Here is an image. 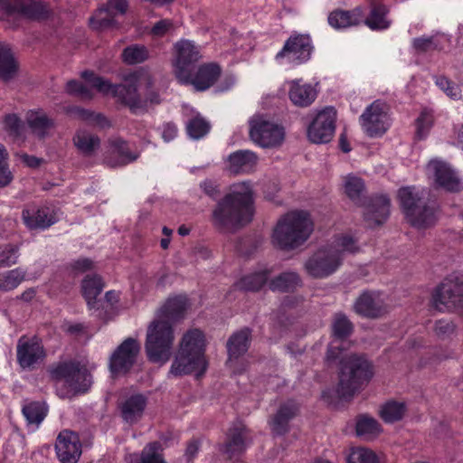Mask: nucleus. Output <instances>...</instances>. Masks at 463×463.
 I'll use <instances>...</instances> for the list:
<instances>
[{
	"instance_id": "1",
	"label": "nucleus",
	"mask_w": 463,
	"mask_h": 463,
	"mask_svg": "<svg viewBox=\"0 0 463 463\" xmlns=\"http://www.w3.org/2000/svg\"><path fill=\"white\" fill-rule=\"evenodd\" d=\"M81 77L85 84L79 80H70L66 91L80 98L90 99L93 97L92 89L103 95L117 98L121 103L129 107L134 112L146 110L148 106L161 102L160 95L152 89L151 77L142 71L131 72L124 77V83L114 85L110 81L95 75L93 72L83 71Z\"/></svg>"
},
{
	"instance_id": "2",
	"label": "nucleus",
	"mask_w": 463,
	"mask_h": 463,
	"mask_svg": "<svg viewBox=\"0 0 463 463\" xmlns=\"http://www.w3.org/2000/svg\"><path fill=\"white\" fill-rule=\"evenodd\" d=\"M333 339L328 346L326 360L341 364L338 395L343 399L351 398L361 386L373 375V364L364 356L346 353L350 343L346 338L353 330L352 323L345 315H335L333 325Z\"/></svg>"
},
{
	"instance_id": "3",
	"label": "nucleus",
	"mask_w": 463,
	"mask_h": 463,
	"mask_svg": "<svg viewBox=\"0 0 463 463\" xmlns=\"http://www.w3.org/2000/svg\"><path fill=\"white\" fill-rule=\"evenodd\" d=\"M254 215L253 191L250 182L233 184L218 203L213 222L221 229H236L249 223Z\"/></svg>"
},
{
	"instance_id": "4",
	"label": "nucleus",
	"mask_w": 463,
	"mask_h": 463,
	"mask_svg": "<svg viewBox=\"0 0 463 463\" xmlns=\"http://www.w3.org/2000/svg\"><path fill=\"white\" fill-rule=\"evenodd\" d=\"M205 346L206 340L203 331L197 328L186 331L181 338L169 374L182 376L194 373L197 377L203 375L207 369Z\"/></svg>"
},
{
	"instance_id": "5",
	"label": "nucleus",
	"mask_w": 463,
	"mask_h": 463,
	"mask_svg": "<svg viewBox=\"0 0 463 463\" xmlns=\"http://www.w3.org/2000/svg\"><path fill=\"white\" fill-rule=\"evenodd\" d=\"M313 231L314 222L308 213L291 211L278 220L273 229L271 241L281 250H295L309 239Z\"/></svg>"
},
{
	"instance_id": "6",
	"label": "nucleus",
	"mask_w": 463,
	"mask_h": 463,
	"mask_svg": "<svg viewBox=\"0 0 463 463\" xmlns=\"http://www.w3.org/2000/svg\"><path fill=\"white\" fill-rule=\"evenodd\" d=\"M424 192L413 186L402 187L398 198L408 222L418 229L433 225L437 220L434 206L428 205L424 201Z\"/></svg>"
},
{
	"instance_id": "7",
	"label": "nucleus",
	"mask_w": 463,
	"mask_h": 463,
	"mask_svg": "<svg viewBox=\"0 0 463 463\" xmlns=\"http://www.w3.org/2000/svg\"><path fill=\"white\" fill-rule=\"evenodd\" d=\"M175 335L171 323L156 318L147 328L146 352L153 363H166L171 356Z\"/></svg>"
},
{
	"instance_id": "8",
	"label": "nucleus",
	"mask_w": 463,
	"mask_h": 463,
	"mask_svg": "<svg viewBox=\"0 0 463 463\" xmlns=\"http://www.w3.org/2000/svg\"><path fill=\"white\" fill-rule=\"evenodd\" d=\"M51 376L57 383L63 382L66 386L67 390L61 392L62 397L84 393L91 385V376L88 370L73 362L59 364L52 369Z\"/></svg>"
},
{
	"instance_id": "9",
	"label": "nucleus",
	"mask_w": 463,
	"mask_h": 463,
	"mask_svg": "<svg viewBox=\"0 0 463 463\" xmlns=\"http://www.w3.org/2000/svg\"><path fill=\"white\" fill-rule=\"evenodd\" d=\"M463 297V275L452 273L433 289L431 305L439 312L454 311Z\"/></svg>"
},
{
	"instance_id": "10",
	"label": "nucleus",
	"mask_w": 463,
	"mask_h": 463,
	"mask_svg": "<svg viewBox=\"0 0 463 463\" xmlns=\"http://www.w3.org/2000/svg\"><path fill=\"white\" fill-rule=\"evenodd\" d=\"M250 139L261 147H276L282 144L285 137L284 128L267 119L264 116L256 115L250 120Z\"/></svg>"
},
{
	"instance_id": "11",
	"label": "nucleus",
	"mask_w": 463,
	"mask_h": 463,
	"mask_svg": "<svg viewBox=\"0 0 463 463\" xmlns=\"http://www.w3.org/2000/svg\"><path fill=\"white\" fill-rule=\"evenodd\" d=\"M173 50L174 73L178 81L187 80L193 65L203 58L202 47L191 40L181 39L174 44Z\"/></svg>"
},
{
	"instance_id": "12",
	"label": "nucleus",
	"mask_w": 463,
	"mask_h": 463,
	"mask_svg": "<svg viewBox=\"0 0 463 463\" xmlns=\"http://www.w3.org/2000/svg\"><path fill=\"white\" fill-rule=\"evenodd\" d=\"M312 51V41L307 34H292L276 54L275 60L279 64L297 66L307 62Z\"/></svg>"
},
{
	"instance_id": "13",
	"label": "nucleus",
	"mask_w": 463,
	"mask_h": 463,
	"mask_svg": "<svg viewBox=\"0 0 463 463\" xmlns=\"http://www.w3.org/2000/svg\"><path fill=\"white\" fill-rule=\"evenodd\" d=\"M360 124L371 137L383 135L390 127L387 104L381 100L373 102L361 115Z\"/></svg>"
},
{
	"instance_id": "14",
	"label": "nucleus",
	"mask_w": 463,
	"mask_h": 463,
	"mask_svg": "<svg viewBox=\"0 0 463 463\" xmlns=\"http://www.w3.org/2000/svg\"><path fill=\"white\" fill-rule=\"evenodd\" d=\"M336 111L328 107L319 111L307 128L308 139L316 144L329 142L335 133Z\"/></svg>"
},
{
	"instance_id": "15",
	"label": "nucleus",
	"mask_w": 463,
	"mask_h": 463,
	"mask_svg": "<svg viewBox=\"0 0 463 463\" xmlns=\"http://www.w3.org/2000/svg\"><path fill=\"white\" fill-rule=\"evenodd\" d=\"M341 265L340 256L325 247L317 250L306 262L305 269L313 278H325L334 273Z\"/></svg>"
},
{
	"instance_id": "16",
	"label": "nucleus",
	"mask_w": 463,
	"mask_h": 463,
	"mask_svg": "<svg viewBox=\"0 0 463 463\" xmlns=\"http://www.w3.org/2000/svg\"><path fill=\"white\" fill-rule=\"evenodd\" d=\"M42 341L36 336L23 335L16 345V359L23 369H32L45 358Z\"/></svg>"
},
{
	"instance_id": "17",
	"label": "nucleus",
	"mask_w": 463,
	"mask_h": 463,
	"mask_svg": "<svg viewBox=\"0 0 463 463\" xmlns=\"http://www.w3.org/2000/svg\"><path fill=\"white\" fill-rule=\"evenodd\" d=\"M140 350L139 343L134 338L126 339L110 357L109 367L114 375L128 373L136 362Z\"/></svg>"
},
{
	"instance_id": "18",
	"label": "nucleus",
	"mask_w": 463,
	"mask_h": 463,
	"mask_svg": "<svg viewBox=\"0 0 463 463\" xmlns=\"http://www.w3.org/2000/svg\"><path fill=\"white\" fill-rule=\"evenodd\" d=\"M55 451L61 463H77L82 452L79 435L69 430H61L56 439Z\"/></svg>"
},
{
	"instance_id": "19",
	"label": "nucleus",
	"mask_w": 463,
	"mask_h": 463,
	"mask_svg": "<svg viewBox=\"0 0 463 463\" xmlns=\"http://www.w3.org/2000/svg\"><path fill=\"white\" fill-rule=\"evenodd\" d=\"M426 172L430 178H433L435 184L447 191L458 192L462 188L458 175L445 162L431 160L426 166Z\"/></svg>"
},
{
	"instance_id": "20",
	"label": "nucleus",
	"mask_w": 463,
	"mask_h": 463,
	"mask_svg": "<svg viewBox=\"0 0 463 463\" xmlns=\"http://www.w3.org/2000/svg\"><path fill=\"white\" fill-rule=\"evenodd\" d=\"M222 75V68L216 62L201 64L194 73L189 72L187 80H180L181 84H191L198 91H204L213 86Z\"/></svg>"
},
{
	"instance_id": "21",
	"label": "nucleus",
	"mask_w": 463,
	"mask_h": 463,
	"mask_svg": "<svg viewBox=\"0 0 463 463\" xmlns=\"http://www.w3.org/2000/svg\"><path fill=\"white\" fill-rule=\"evenodd\" d=\"M0 11L32 19H41L47 14L45 5L33 0H0Z\"/></svg>"
},
{
	"instance_id": "22",
	"label": "nucleus",
	"mask_w": 463,
	"mask_h": 463,
	"mask_svg": "<svg viewBox=\"0 0 463 463\" xmlns=\"http://www.w3.org/2000/svg\"><path fill=\"white\" fill-rule=\"evenodd\" d=\"M22 219L29 230H45L57 222L56 211L48 206H29L22 212Z\"/></svg>"
},
{
	"instance_id": "23",
	"label": "nucleus",
	"mask_w": 463,
	"mask_h": 463,
	"mask_svg": "<svg viewBox=\"0 0 463 463\" xmlns=\"http://www.w3.org/2000/svg\"><path fill=\"white\" fill-rule=\"evenodd\" d=\"M137 154L132 152L128 143L121 138L109 139L104 153L103 162L109 167L126 165L137 158Z\"/></svg>"
},
{
	"instance_id": "24",
	"label": "nucleus",
	"mask_w": 463,
	"mask_h": 463,
	"mask_svg": "<svg viewBox=\"0 0 463 463\" xmlns=\"http://www.w3.org/2000/svg\"><path fill=\"white\" fill-rule=\"evenodd\" d=\"M357 314L370 318L382 317L387 312V306L378 292H364L354 303Z\"/></svg>"
},
{
	"instance_id": "25",
	"label": "nucleus",
	"mask_w": 463,
	"mask_h": 463,
	"mask_svg": "<svg viewBox=\"0 0 463 463\" xmlns=\"http://www.w3.org/2000/svg\"><path fill=\"white\" fill-rule=\"evenodd\" d=\"M328 24L335 29L342 30L363 24L364 9L357 6L352 10L335 9L327 17Z\"/></svg>"
},
{
	"instance_id": "26",
	"label": "nucleus",
	"mask_w": 463,
	"mask_h": 463,
	"mask_svg": "<svg viewBox=\"0 0 463 463\" xmlns=\"http://www.w3.org/2000/svg\"><path fill=\"white\" fill-rule=\"evenodd\" d=\"M127 0H109L107 8H99L90 19V26L95 30H102L109 27L114 21L112 11L119 14L127 11Z\"/></svg>"
},
{
	"instance_id": "27",
	"label": "nucleus",
	"mask_w": 463,
	"mask_h": 463,
	"mask_svg": "<svg viewBox=\"0 0 463 463\" xmlns=\"http://www.w3.org/2000/svg\"><path fill=\"white\" fill-rule=\"evenodd\" d=\"M288 84V97L294 105L307 107L316 99L317 90L311 84L303 83L302 79L290 80Z\"/></svg>"
},
{
	"instance_id": "28",
	"label": "nucleus",
	"mask_w": 463,
	"mask_h": 463,
	"mask_svg": "<svg viewBox=\"0 0 463 463\" xmlns=\"http://www.w3.org/2000/svg\"><path fill=\"white\" fill-rule=\"evenodd\" d=\"M389 11L383 0H370V13L367 17H364L363 23L372 30H386L392 24L388 17Z\"/></svg>"
},
{
	"instance_id": "29",
	"label": "nucleus",
	"mask_w": 463,
	"mask_h": 463,
	"mask_svg": "<svg viewBox=\"0 0 463 463\" xmlns=\"http://www.w3.org/2000/svg\"><path fill=\"white\" fill-rule=\"evenodd\" d=\"M188 298L184 295L169 298L156 314L157 319L173 321L183 318L188 307Z\"/></svg>"
},
{
	"instance_id": "30",
	"label": "nucleus",
	"mask_w": 463,
	"mask_h": 463,
	"mask_svg": "<svg viewBox=\"0 0 463 463\" xmlns=\"http://www.w3.org/2000/svg\"><path fill=\"white\" fill-rule=\"evenodd\" d=\"M298 411V407L293 401L280 405L277 413L270 420L269 425L273 433L282 435L288 430V422Z\"/></svg>"
},
{
	"instance_id": "31",
	"label": "nucleus",
	"mask_w": 463,
	"mask_h": 463,
	"mask_svg": "<svg viewBox=\"0 0 463 463\" xmlns=\"http://www.w3.org/2000/svg\"><path fill=\"white\" fill-rule=\"evenodd\" d=\"M250 339V331L248 328L241 329L230 337L227 348L229 353L228 364L231 368L235 370L234 362L248 350Z\"/></svg>"
},
{
	"instance_id": "32",
	"label": "nucleus",
	"mask_w": 463,
	"mask_h": 463,
	"mask_svg": "<svg viewBox=\"0 0 463 463\" xmlns=\"http://www.w3.org/2000/svg\"><path fill=\"white\" fill-rule=\"evenodd\" d=\"M228 162L231 173H250L256 167L258 156L255 153L249 150L237 151L230 155Z\"/></svg>"
},
{
	"instance_id": "33",
	"label": "nucleus",
	"mask_w": 463,
	"mask_h": 463,
	"mask_svg": "<svg viewBox=\"0 0 463 463\" xmlns=\"http://www.w3.org/2000/svg\"><path fill=\"white\" fill-rule=\"evenodd\" d=\"M146 406V399L144 395H132L121 403L122 418L128 423L137 422L142 417Z\"/></svg>"
},
{
	"instance_id": "34",
	"label": "nucleus",
	"mask_w": 463,
	"mask_h": 463,
	"mask_svg": "<svg viewBox=\"0 0 463 463\" xmlns=\"http://www.w3.org/2000/svg\"><path fill=\"white\" fill-rule=\"evenodd\" d=\"M26 122L32 133L39 137H44L49 135L50 131L54 128L53 119L50 118L41 109L30 110L26 115Z\"/></svg>"
},
{
	"instance_id": "35",
	"label": "nucleus",
	"mask_w": 463,
	"mask_h": 463,
	"mask_svg": "<svg viewBox=\"0 0 463 463\" xmlns=\"http://www.w3.org/2000/svg\"><path fill=\"white\" fill-rule=\"evenodd\" d=\"M328 247L332 249L334 254L340 256L341 261L345 254L356 253L360 250L358 239L351 232L336 234Z\"/></svg>"
},
{
	"instance_id": "36",
	"label": "nucleus",
	"mask_w": 463,
	"mask_h": 463,
	"mask_svg": "<svg viewBox=\"0 0 463 463\" xmlns=\"http://www.w3.org/2000/svg\"><path fill=\"white\" fill-rule=\"evenodd\" d=\"M390 213V199L386 195L381 194L372 199L365 213L368 221H373L376 224L383 223Z\"/></svg>"
},
{
	"instance_id": "37",
	"label": "nucleus",
	"mask_w": 463,
	"mask_h": 463,
	"mask_svg": "<svg viewBox=\"0 0 463 463\" xmlns=\"http://www.w3.org/2000/svg\"><path fill=\"white\" fill-rule=\"evenodd\" d=\"M247 437L248 430L241 423L230 430L225 444V452L229 454L230 458L245 449Z\"/></svg>"
},
{
	"instance_id": "38",
	"label": "nucleus",
	"mask_w": 463,
	"mask_h": 463,
	"mask_svg": "<svg viewBox=\"0 0 463 463\" xmlns=\"http://www.w3.org/2000/svg\"><path fill=\"white\" fill-rule=\"evenodd\" d=\"M18 71V63L7 44L0 43V80L13 79Z\"/></svg>"
},
{
	"instance_id": "39",
	"label": "nucleus",
	"mask_w": 463,
	"mask_h": 463,
	"mask_svg": "<svg viewBox=\"0 0 463 463\" xmlns=\"http://www.w3.org/2000/svg\"><path fill=\"white\" fill-rule=\"evenodd\" d=\"M72 140L76 148L85 156H91L100 146L98 136L81 129L75 133Z\"/></svg>"
},
{
	"instance_id": "40",
	"label": "nucleus",
	"mask_w": 463,
	"mask_h": 463,
	"mask_svg": "<svg viewBox=\"0 0 463 463\" xmlns=\"http://www.w3.org/2000/svg\"><path fill=\"white\" fill-rule=\"evenodd\" d=\"M356 435L364 439H373L383 431L380 423L368 415H360L356 419Z\"/></svg>"
},
{
	"instance_id": "41",
	"label": "nucleus",
	"mask_w": 463,
	"mask_h": 463,
	"mask_svg": "<svg viewBox=\"0 0 463 463\" xmlns=\"http://www.w3.org/2000/svg\"><path fill=\"white\" fill-rule=\"evenodd\" d=\"M161 444L157 441L147 444L141 454H130L129 463H165L161 454Z\"/></svg>"
},
{
	"instance_id": "42",
	"label": "nucleus",
	"mask_w": 463,
	"mask_h": 463,
	"mask_svg": "<svg viewBox=\"0 0 463 463\" xmlns=\"http://www.w3.org/2000/svg\"><path fill=\"white\" fill-rule=\"evenodd\" d=\"M407 411L406 404L402 402L388 401L383 403L379 411V415L386 423H393L401 420Z\"/></svg>"
},
{
	"instance_id": "43",
	"label": "nucleus",
	"mask_w": 463,
	"mask_h": 463,
	"mask_svg": "<svg viewBox=\"0 0 463 463\" xmlns=\"http://www.w3.org/2000/svg\"><path fill=\"white\" fill-rule=\"evenodd\" d=\"M103 287L101 278L97 275L87 276L83 279L81 285L82 294L90 308L93 307L95 300L101 293Z\"/></svg>"
},
{
	"instance_id": "44",
	"label": "nucleus",
	"mask_w": 463,
	"mask_h": 463,
	"mask_svg": "<svg viewBox=\"0 0 463 463\" xmlns=\"http://www.w3.org/2000/svg\"><path fill=\"white\" fill-rule=\"evenodd\" d=\"M268 276V271L266 269H261L242 277L235 284V287L241 290L257 291L267 282Z\"/></svg>"
},
{
	"instance_id": "45",
	"label": "nucleus",
	"mask_w": 463,
	"mask_h": 463,
	"mask_svg": "<svg viewBox=\"0 0 463 463\" xmlns=\"http://www.w3.org/2000/svg\"><path fill=\"white\" fill-rule=\"evenodd\" d=\"M121 58L129 65L141 63L149 58V51L145 45L131 44L123 50Z\"/></svg>"
},
{
	"instance_id": "46",
	"label": "nucleus",
	"mask_w": 463,
	"mask_h": 463,
	"mask_svg": "<svg viewBox=\"0 0 463 463\" xmlns=\"http://www.w3.org/2000/svg\"><path fill=\"white\" fill-rule=\"evenodd\" d=\"M47 407L43 402H30L24 405L23 414L29 424L38 426L47 415Z\"/></svg>"
},
{
	"instance_id": "47",
	"label": "nucleus",
	"mask_w": 463,
	"mask_h": 463,
	"mask_svg": "<svg viewBox=\"0 0 463 463\" xmlns=\"http://www.w3.org/2000/svg\"><path fill=\"white\" fill-rule=\"evenodd\" d=\"M300 283L298 275L295 272H285L270 281L269 288L273 291H289Z\"/></svg>"
},
{
	"instance_id": "48",
	"label": "nucleus",
	"mask_w": 463,
	"mask_h": 463,
	"mask_svg": "<svg viewBox=\"0 0 463 463\" xmlns=\"http://www.w3.org/2000/svg\"><path fill=\"white\" fill-rule=\"evenodd\" d=\"M347 463H380L374 451L364 447L351 448L347 456Z\"/></svg>"
},
{
	"instance_id": "49",
	"label": "nucleus",
	"mask_w": 463,
	"mask_h": 463,
	"mask_svg": "<svg viewBox=\"0 0 463 463\" xmlns=\"http://www.w3.org/2000/svg\"><path fill=\"white\" fill-rule=\"evenodd\" d=\"M345 193L354 202L361 201L362 194L364 191V181L355 175H349L345 177Z\"/></svg>"
},
{
	"instance_id": "50",
	"label": "nucleus",
	"mask_w": 463,
	"mask_h": 463,
	"mask_svg": "<svg viewBox=\"0 0 463 463\" xmlns=\"http://www.w3.org/2000/svg\"><path fill=\"white\" fill-rule=\"evenodd\" d=\"M25 272L17 268L5 273H0V289L9 291L16 287L24 279Z\"/></svg>"
},
{
	"instance_id": "51",
	"label": "nucleus",
	"mask_w": 463,
	"mask_h": 463,
	"mask_svg": "<svg viewBox=\"0 0 463 463\" xmlns=\"http://www.w3.org/2000/svg\"><path fill=\"white\" fill-rule=\"evenodd\" d=\"M186 129L190 137L198 139L208 133L210 125L203 118L194 117L187 123Z\"/></svg>"
},
{
	"instance_id": "52",
	"label": "nucleus",
	"mask_w": 463,
	"mask_h": 463,
	"mask_svg": "<svg viewBox=\"0 0 463 463\" xmlns=\"http://www.w3.org/2000/svg\"><path fill=\"white\" fill-rule=\"evenodd\" d=\"M77 116L88 123L104 128L109 126V121L100 113H94L83 109H77Z\"/></svg>"
},
{
	"instance_id": "53",
	"label": "nucleus",
	"mask_w": 463,
	"mask_h": 463,
	"mask_svg": "<svg viewBox=\"0 0 463 463\" xmlns=\"http://www.w3.org/2000/svg\"><path fill=\"white\" fill-rule=\"evenodd\" d=\"M19 248L7 244L0 247V267H8L16 263Z\"/></svg>"
},
{
	"instance_id": "54",
	"label": "nucleus",
	"mask_w": 463,
	"mask_h": 463,
	"mask_svg": "<svg viewBox=\"0 0 463 463\" xmlns=\"http://www.w3.org/2000/svg\"><path fill=\"white\" fill-rule=\"evenodd\" d=\"M436 84L451 99H458L460 98L459 87L456 83L450 81L448 78L444 76L437 77Z\"/></svg>"
},
{
	"instance_id": "55",
	"label": "nucleus",
	"mask_w": 463,
	"mask_h": 463,
	"mask_svg": "<svg viewBox=\"0 0 463 463\" xmlns=\"http://www.w3.org/2000/svg\"><path fill=\"white\" fill-rule=\"evenodd\" d=\"M456 329V326L452 321L440 319L435 323L434 332L437 336L445 338L451 335Z\"/></svg>"
},
{
	"instance_id": "56",
	"label": "nucleus",
	"mask_w": 463,
	"mask_h": 463,
	"mask_svg": "<svg viewBox=\"0 0 463 463\" xmlns=\"http://www.w3.org/2000/svg\"><path fill=\"white\" fill-rule=\"evenodd\" d=\"M175 28L174 23L170 19H162L156 23L151 29V33L156 37H162L167 33L174 31Z\"/></svg>"
},
{
	"instance_id": "57",
	"label": "nucleus",
	"mask_w": 463,
	"mask_h": 463,
	"mask_svg": "<svg viewBox=\"0 0 463 463\" xmlns=\"http://www.w3.org/2000/svg\"><path fill=\"white\" fill-rule=\"evenodd\" d=\"M432 125V115L429 112L423 111L420 113L416 120L417 135L422 137L426 135L427 131Z\"/></svg>"
},
{
	"instance_id": "58",
	"label": "nucleus",
	"mask_w": 463,
	"mask_h": 463,
	"mask_svg": "<svg viewBox=\"0 0 463 463\" xmlns=\"http://www.w3.org/2000/svg\"><path fill=\"white\" fill-rule=\"evenodd\" d=\"M14 175L9 169L8 162L5 161L0 164V188L5 187L11 184Z\"/></svg>"
},
{
	"instance_id": "59",
	"label": "nucleus",
	"mask_w": 463,
	"mask_h": 463,
	"mask_svg": "<svg viewBox=\"0 0 463 463\" xmlns=\"http://www.w3.org/2000/svg\"><path fill=\"white\" fill-rule=\"evenodd\" d=\"M177 135V128L173 123H165L163 125L162 137L165 141L173 140Z\"/></svg>"
},
{
	"instance_id": "60",
	"label": "nucleus",
	"mask_w": 463,
	"mask_h": 463,
	"mask_svg": "<svg viewBox=\"0 0 463 463\" xmlns=\"http://www.w3.org/2000/svg\"><path fill=\"white\" fill-rule=\"evenodd\" d=\"M92 267L93 262L87 258L79 259L72 264V269L80 272H84L86 270L91 269Z\"/></svg>"
},
{
	"instance_id": "61",
	"label": "nucleus",
	"mask_w": 463,
	"mask_h": 463,
	"mask_svg": "<svg viewBox=\"0 0 463 463\" xmlns=\"http://www.w3.org/2000/svg\"><path fill=\"white\" fill-rule=\"evenodd\" d=\"M65 331L71 335H78L85 333L86 327L80 323L68 324L65 326Z\"/></svg>"
},
{
	"instance_id": "62",
	"label": "nucleus",
	"mask_w": 463,
	"mask_h": 463,
	"mask_svg": "<svg viewBox=\"0 0 463 463\" xmlns=\"http://www.w3.org/2000/svg\"><path fill=\"white\" fill-rule=\"evenodd\" d=\"M5 126L13 132H17L19 126H20V120L15 115H8L5 117Z\"/></svg>"
},
{
	"instance_id": "63",
	"label": "nucleus",
	"mask_w": 463,
	"mask_h": 463,
	"mask_svg": "<svg viewBox=\"0 0 463 463\" xmlns=\"http://www.w3.org/2000/svg\"><path fill=\"white\" fill-rule=\"evenodd\" d=\"M432 45V40L430 38H417L413 42V46L419 51H427Z\"/></svg>"
},
{
	"instance_id": "64",
	"label": "nucleus",
	"mask_w": 463,
	"mask_h": 463,
	"mask_svg": "<svg viewBox=\"0 0 463 463\" xmlns=\"http://www.w3.org/2000/svg\"><path fill=\"white\" fill-rule=\"evenodd\" d=\"M204 193L210 197L215 198L219 194L217 186L211 181H205L201 184Z\"/></svg>"
}]
</instances>
